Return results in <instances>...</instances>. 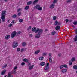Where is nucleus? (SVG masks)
I'll list each match as a JSON object with an SVG mask.
<instances>
[{
  "label": "nucleus",
  "instance_id": "f257e3e1",
  "mask_svg": "<svg viewBox=\"0 0 77 77\" xmlns=\"http://www.w3.org/2000/svg\"><path fill=\"white\" fill-rule=\"evenodd\" d=\"M42 32H43V30H42V29H40L39 28H38L37 29V30L35 31V33H36L38 32V34L36 35L35 36V38L37 39L39 38L41 36V34H41V33H42Z\"/></svg>",
  "mask_w": 77,
  "mask_h": 77
},
{
  "label": "nucleus",
  "instance_id": "f03ea898",
  "mask_svg": "<svg viewBox=\"0 0 77 77\" xmlns=\"http://www.w3.org/2000/svg\"><path fill=\"white\" fill-rule=\"evenodd\" d=\"M18 45V43L17 42H14L12 45V47L13 48H15V47H17V46Z\"/></svg>",
  "mask_w": 77,
  "mask_h": 77
},
{
  "label": "nucleus",
  "instance_id": "7ed1b4c3",
  "mask_svg": "<svg viewBox=\"0 0 77 77\" xmlns=\"http://www.w3.org/2000/svg\"><path fill=\"white\" fill-rule=\"evenodd\" d=\"M16 35H17V32H16L15 31H14L13 32L11 33V38H14V37H15Z\"/></svg>",
  "mask_w": 77,
  "mask_h": 77
},
{
  "label": "nucleus",
  "instance_id": "20e7f679",
  "mask_svg": "<svg viewBox=\"0 0 77 77\" xmlns=\"http://www.w3.org/2000/svg\"><path fill=\"white\" fill-rule=\"evenodd\" d=\"M17 69V67L16 66L14 67V70L11 72V74H16L17 72H16V70H15Z\"/></svg>",
  "mask_w": 77,
  "mask_h": 77
},
{
  "label": "nucleus",
  "instance_id": "39448f33",
  "mask_svg": "<svg viewBox=\"0 0 77 77\" xmlns=\"http://www.w3.org/2000/svg\"><path fill=\"white\" fill-rule=\"evenodd\" d=\"M1 18L2 20V22H5L6 20L5 18V16H1Z\"/></svg>",
  "mask_w": 77,
  "mask_h": 77
},
{
  "label": "nucleus",
  "instance_id": "423d86ee",
  "mask_svg": "<svg viewBox=\"0 0 77 77\" xmlns=\"http://www.w3.org/2000/svg\"><path fill=\"white\" fill-rule=\"evenodd\" d=\"M9 38H10V35H8L5 36V39L6 40H8Z\"/></svg>",
  "mask_w": 77,
  "mask_h": 77
},
{
  "label": "nucleus",
  "instance_id": "0eeeda50",
  "mask_svg": "<svg viewBox=\"0 0 77 77\" xmlns=\"http://www.w3.org/2000/svg\"><path fill=\"white\" fill-rule=\"evenodd\" d=\"M6 14V11H3L1 13L2 16H5V14Z\"/></svg>",
  "mask_w": 77,
  "mask_h": 77
},
{
  "label": "nucleus",
  "instance_id": "6e6552de",
  "mask_svg": "<svg viewBox=\"0 0 77 77\" xmlns=\"http://www.w3.org/2000/svg\"><path fill=\"white\" fill-rule=\"evenodd\" d=\"M55 6V5L54 4H52L50 6V9H53V8H54Z\"/></svg>",
  "mask_w": 77,
  "mask_h": 77
},
{
  "label": "nucleus",
  "instance_id": "1a4fd4ad",
  "mask_svg": "<svg viewBox=\"0 0 77 77\" xmlns=\"http://www.w3.org/2000/svg\"><path fill=\"white\" fill-rule=\"evenodd\" d=\"M33 66H34V65H32L31 66H29V70H31L33 68Z\"/></svg>",
  "mask_w": 77,
  "mask_h": 77
},
{
  "label": "nucleus",
  "instance_id": "9d476101",
  "mask_svg": "<svg viewBox=\"0 0 77 77\" xmlns=\"http://www.w3.org/2000/svg\"><path fill=\"white\" fill-rule=\"evenodd\" d=\"M41 66H44L45 64V62H41L40 63Z\"/></svg>",
  "mask_w": 77,
  "mask_h": 77
},
{
  "label": "nucleus",
  "instance_id": "9b49d317",
  "mask_svg": "<svg viewBox=\"0 0 77 77\" xmlns=\"http://www.w3.org/2000/svg\"><path fill=\"white\" fill-rule=\"evenodd\" d=\"M61 71L63 73H64L67 71V69H63Z\"/></svg>",
  "mask_w": 77,
  "mask_h": 77
},
{
  "label": "nucleus",
  "instance_id": "f8f14e48",
  "mask_svg": "<svg viewBox=\"0 0 77 77\" xmlns=\"http://www.w3.org/2000/svg\"><path fill=\"white\" fill-rule=\"evenodd\" d=\"M11 74H12L11 73V72L8 73V77H13V75H11Z\"/></svg>",
  "mask_w": 77,
  "mask_h": 77
},
{
  "label": "nucleus",
  "instance_id": "ddd939ff",
  "mask_svg": "<svg viewBox=\"0 0 77 77\" xmlns=\"http://www.w3.org/2000/svg\"><path fill=\"white\" fill-rule=\"evenodd\" d=\"M60 29V26H57L55 27V29L56 30H59Z\"/></svg>",
  "mask_w": 77,
  "mask_h": 77
},
{
  "label": "nucleus",
  "instance_id": "4468645a",
  "mask_svg": "<svg viewBox=\"0 0 77 77\" xmlns=\"http://www.w3.org/2000/svg\"><path fill=\"white\" fill-rule=\"evenodd\" d=\"M37 29H36V28L34 27L32 28V32H35V31H36Z\"/></svg>",
  "mask_w": 77,
  "mask_h": 77
},
{
  "label": "nucleus",
  "instance_id": "2eb2a0df",
  "mask_svg": "<svg viewBox=\"0 0 77 77\" xmlns=\"http://www.w3.org/2000/svg\"><path fill=\"white\" fill-rule=\"evenodd\" d=\"M49 69V66H46L44 68V69L46 71L47 70H48Z\"/></svg>",
  "mask_w": 77,
  "mask_h": 77
},
{
  "label": "nucleus",
  "instance_id": "dca6fc26",
  "mask_svg": "<svg viewBox=\"0 0 77 77\" xmlns=\"http://www.w3.org/2000/svg\"><path fill=\"white\" fill-rule=\"evenodd\" d=\"M40 52V50H38L37 51H36L35 52V54H38Z\"/></svg>",
  "mask_w": 77,
  "mask_h": 77
},
{
  "label": "nucleus",
  "instance_id": "f3484780",
  "mask_svg": "<svg viewBox=\"0 0 77 77\" xmlns=\"http://www.w3.org/2000/svg\"><path fill=\"white\" fill-rule=\"evenodd\" d=\"M38 1H39V0H35L33 2V4L35 5V4H36Z\"/></svg>",
  "mask_w": 77,
  "mask_h": 77
},
{
  "label": "nucleus",
  "instance_id": "a211bd4d",
  "mask_svg": "<svg viewBox=\"0 0 77 77\" xmlns=\"http://www.w3.org/2000/svg\"><path fill=\"white\" fill-rule=\"evenodd\" d=\"M73 68L74 69H77V65H74L73 66Z\"/></svg>",
  "mask_w": 77,
  "mask_h": 77
},
{
  "label": "nucleus",
  "instance_id": "6ab92c4d",
  "mask_svg": "<svg viewBox=\"0 0 77 77\" xmlns=\"http://www.w3.org/2000/svg\"><path fill=\"white\" fill-rule=\"evenodd\" d=\"M41 6L39 5H37L36 6H35V8H36L37 9H38Z\"/></svg>",
  "mask_w": 77,
  "mask_h": 77
},
{
  "label": "nucleus",
  "instance_id": "aec40b11",
  "mask_svg": "<svg viewBox=\"0 0 77 77\" xmlns=\"http://www.w3.org/2000/svg\"><path fill=\"white\" fill-rule=\"evenodd\" d=\"M6 70H4L3 71L1 72V75H3V74H4L6 72Z\"/></svg>",
  "mask_w": 77,
  "mask_h": 77
},
{
  "label": "nucleus",
  "instance_id": "412c9836",
  "mask_svg": "<svg viewBox=\"0 0 77 77\" xmlns=\"http://www.w3.org/2000/svg\"><path fill=\"white\" fill-rule=\"evenodd\" d=\"M29 9V6L27 5L26 6L25 8V10H28Z\"/></svg>",
  "mask_w": 77,
  "mask_h": 77
},
{
  "label": "nucleus",
  "instance_id": "4be33fe9",
  "mask_svg": "<svg viewBox=\"0 0 77 77\" xmlns=\"http://www.w3.org/2000/svg\"><path fill=\"white\" fill-rule=\"evenodd\" d=\"M6 66H7V64H4L2 67V68L3 69H4V68H6Z\"/></svg>",
  "mask_w": 77,
  "mask_h": 77
},
{
  "label": "nucleus",
  "instance_id": "5701e85b",
  "mask_svg": "<svg viewBox=\"0 0 77 77\" xmlns=\"http://www.w3.org/2000/svg\"><path fill=\"white\" fill-rule=\"evenodd\" d=\"M24 62H28V61H29V60L28 59H27L26 58L24 59L23 60Z\"/></svg>",
  "mask_w": 77,
  "mask_h": 77
},
{
  "label": "nucleus",
  "instance_id": "b1692460",
  "mask_svg": "<svg viewBox=\"0 0 77 77\" xmlns=\"http://www.w3.org/2000/svg\"><path fill=\"white\" fill-rule=\"evenodd\" d=\"M44 59V57H39V60H42Z\"/></svg>",
  "mask_w": 77,
  "mask_h": 77
},
{
  "label": "nucleus",
  "instance_id": "393cba45",
  "mask_svg": "<svg viewBox=\"0 0 77 77\" xmlns=\"http://www.w3.org/2000/svg\"><path fill=\"white\" fill-rule=\"evenodd\" d=\"M32 3V2L30 1L29 2H28L27 3V5H31Z\"/></svg>",
  "mask_w": 77,
  "mask_h": 77
},
{
  "label": "nucleus",
  "instance_id": "a878e982",
  "mask_svg": "<svg viewBox=\"0 0 77 77\" xmlns=\"http://www.w3.org/2000/svg\"><path fill=\"white\" fill-rule=\"evenodd\" d=\"M71 60L72 62H74L75 60V58L74 57H73L71 59Z\"/></svg>",
  "mask_w": 77,
  "mask_h": 77
},
{
  "label": "nucleus",
  "instance_id": "bb28decb",
  "mask_svg": "<svg viewBox=\"0 0 77 77\" xmlns=\"http://www.w3.org/2000/svg\"><path fill=\"white\" fill-rule=\"evenodd\" d=\"M69 65H71L72 64V62L71 61H69Z\"/></svg>",
  "mask_w": 77,
  "mask_h": 77
},
{
  "label": "nucleus",
  "instance_id": "cd10ccee",
  "mask_svg": "<svg viewBox=\"0 0 77 77\" xmlns=\"http://www.w3.org/2000/svg\"><path fill=\"white\" fill-rule=\"evenodd\" d=\"M26 43L25 42H23L22 44V45L23 47L25 46V45H26Z\"/></svg>",
  "mask_w": 77,
  "mask_h": 77
},
{
  "label": "nucleus",
  "instance_id": "c85d7f7f",
  "mask_svg": "<svg viewBox=\"0 0 77 77\" xmlns=\"http://www.w3.org/2000/svg\"><path fill=\"white\" fill-rule=\"evenodd\" d=\"M38 9V10H39V11H42V8L40 6Z\"/></svg>",
  "mask_w": 77,
  "mask_h": 77
},
{
  "label": "nucleus",
  "instance_id": "c756f323",
  "mask_svg": "<svg viewBox=\"0 0 77 77\" xmlns=\"http://www.w3.org/2000/svg\"><path fill=\"white\" fill-rule=\"evenodd\" d=\"M12 18H15L17 17V15L16 14H14L12 16Z\"/></svg>",
  "mask_w": 77,
  "mask_h": 77
},
{
  "label": "nucleus",
  "instance_id": "7c9ffc66",
  "mask_svg": "<svg viewBox=\"0 0 77 77\" xmlns=\"http://www.w3.org/2000/svg\"><path fill=\"white\" fill-rule=\"evenodd\" d=\"M74 41H77V35H76L75 36V37L74 38Z\"/></svg>",
  "mask_w": 77,
  "mask_h": 77
},
{
  "label": "nucleus",
  "instance_id": "2f4dec72",
  "mask_svg": "<svg viewBox=\"0 0 77 77\" xmlns=\"http://www.w3.org/2000/svg\"><path fill=\"white\" fill-rule=\"evenodd\" d=\"M49 61L51 63L52 62V59L51 58V57L49 58Z\"/></svg>",
  "mask_w": 77,
  "mask_h": 77
},
{
  "label": "nucleus",
  "instance_id": "473e14b6",
  "mask_svg": "<svg viewBox=\"0 0 77 77\" xmlns=\"http://www.w3.org/2000/svg\"><path fill=\"white\" fill-rule=\"evenodd\" d=\"M57 24H58V22L57 21V20L55 21L54 23V25H57Z\"/></svg>",
  "mask_w": 77,
  "mask_h": 77
},
{
  "label": "nucleus",
  "instance_id": "72a5a7b5",
  "mask_svg": "<svg viewBox=\"0 0 77 77\" xmlns=\"http://www.w3.org/2000/svg\"><path fill=\"white\" fill-rule=\"evenodd\" d=\"M51 34L52 35H54L56 34V32L55 31H54L52 32L51 33Z\"/></svg>",
  "mask_w": 77,
  "mask_h": 77
},
{
  "label": "nucleus",
  "instance_id": "f704fd0d",
  "mask_svg": "<svg viewBox=\"0 0 77 77\" xmlns=\"http://www.w3.org/2000/svg\"><path fill=\"white\" fill-rule=\"evenodd\" d=\"M32 29V27L31 26H30L27 28V30L29 31V30H30V29Z\"/></svg>",
  "mask_w": 77,
  "mask_h": 77
},
{
  "label": "nucleus",
  "instance_id": "c9c22d12",
  "mask_svg": "<svg viewBox=\"0 0 77 77\" xmlns=\"http://www.w3.org/2000/svg\"><path fill=\"white\" fill-rule=\"evenodd\" d=\"M57 2V0H54L53 2V3L54 4V3H56Z\"/></svg>",
  "mask_w": 77,
  "mask_h": 77
},
{
  "label": "nucleus",
  "instance_id": "e433bc0d",
  "mask_svg": "<svg viewBox=\"0 0 77 77\" xmlns=\"http://www.w3.org/2000/svg\"><path fill=\"white\" fill-rule=\"evenodd\" d=\"M19 21L20 23H22L23 21V19H20L19 20Z\"/></svg>",
  "mask_w": 77,
  "mask_h": 77
},
{
  "label": "nucleus",
  "instance_id": "4c0bfd02",
  "mask_svg": "<svg viewBox=\"0 0 77 77\" xmlns=\"http://www.w3.org/2000/svg\"><path fill=\"white\" fill-rule=\"evenodd\" d=\"M63 65V67H64V68H67V67H68V66H67V65Z\"/></svg>",
  "mask_w": 77,
  "mask_h": 77
},
{
  "label": "nucleus",
  "instance_id": "58836bf2",
  "mask_svg": "<svg viewBox=\"0 0 77 77\" xmlns=\"http://www.w3.org/2000/svg\"><path fill=\"white\" fill-rule=\"evenodd\" d=\"M63 65H61L60 66V69H62L63 68Z\"/></svg>",
  "mask_w": 77,
  "mask_h": 77
},
{
  "label": "nucleus",
  "instance_id": "ea45409f",
  "mask_svg": "<svg viewBox=\"0 0 77 77\" xmlns=\"http://www.w3.org/2000/svg\"><path fill=\"white\" fill-rule=\"evenodd\" d=\"M29 38H32L33 37V34H30L29 35Z\"/></svg>",
  "mask_w": 77,
  "mask_h": 77
},
{
  "label": "nucleus",
  "instance_id": "a19ab883",
  "mask_svg": "<svg viewBox=\"0 0 77 77\" xmlns=\"http://www.w3.org/2000/svg\"><path fill=\"white\" fill-rule=\"evenodd\" d=\"M21 12H19L18 14V16H20L21 15Z\"/></svg>",
  "mask_w": 77,
  "mask_h": 77
},
{
  "label": "nucleus",
  "instance_id": "79ce46f5",
  "mask_svg": "<svg viewBox=\"0 0 77 77\" xmlns=\"http://www.w3.org/2000/svg\"><path fill=\"white\" fill-rule=\"evenodd\" d=\"M77 22H74L73 23V24L74 25H77Z\"/></svg>",
  "mask_w": 77,
  "mask_h": 77
},
{
  "label": "nucleus",
  "instance_id": "37998d69",
  "mask_svg": "<svg viewBox=\"0 0 77 77\" xmlns=\"http://www.w3.org/2000/svg\"><path fill=\"white\" fill-rule=\"evenodd\" d=\"M56 19V16H54L53 18V20H55Z\"/></svg>",
  "mask_w": 77,
  "mask_h": 77
},
{
  "label": "nucleus",
  "instance_id": "c03bdc74",
  "mask_svg": "<svg viewBox=\"0 0 77 77\" xmlns=\"http://www.w3.org/2000/svg\"><path fill=\"white\" fill-rule=\"evenodd\" d=\"M21 65L22 66L23 65H25V63H24V62H22V63L21 64Z\"/></svg>",
  "mask_w": 77,
  "mask_h": 77
},
{
  "label": "nucleus",
  "instance_id": "a18cd8bd",
  "mask_svg": "<svg viewBox=\"0 0 77 77\" xmlns=\"http://www.w3.org/2000/svg\"><path fill=\"white\" fill-rule=\"evenodd\" d=\"M47 55V53H44L42 54V55L43 56H45V55Z\"/></svg>",
  "mask_w": 77,
  "mask_h": 77
},
{
  "label": "nucleus",
  "instance_id": "49530a36",
  "mask_svg": "<svg viewBox=\"0 0 77 77\" xmlns=\"http://www.w3.org/2000/svg\"><path fill=\"white\" fill-rule=\"evenodd\" d=\"M20 48H18L17 49V51H20Z\"/></svg>",
  "mask_w": 77,
  "mask_h": 77
},
{
  "label": "nucleus",
  "instance_id": "de8ad7c7",
  "mask_svg": "<svg viewBox=\"0 0 77 77\" xmlns=\"http://www.w3.org/2000/svg\"><path fill=\"white\" fill-rule=\"evenodd\" d=\"M69 21V20H68V19H66V23H68Z\"/></svg>",
  "mask_w": 77,
  "mask_h": 77
},
{
  "label": "nucleus",
  "instance_id": "09e8293b",
  "mask_svg": "<svg viewBox=\"0 0 77 77\" xmlns=\"http://www.w3.org/2000/svg\"><path fill=\"white\" fill-rule=\"evenodd\" d=\"M20 11H21V8H19L17 10V12H19Z\"/></svg>",
  "mask_w": 77,
  "mask_h": 77
},
{
  "label": "nucleus",
  "instance_id": "8fccbe9b",
  "mask_svg": "<svg viewBox=\"0 0 77 77\" xmlns=\"http://www.w3.org/2000/svg\"><path fill=\"white\" fill-rule=\"evenodd\" d=\"M12 25V23L10 24L9 25H8V27H11Z\"/></svg>",
  "mask_w": 77,
  "mask_h": 77
},
{
  "label": "nucleus",
  "instance_id": "3c124183",
  "mask_svg": "<svg viewBox=\"0 0 77 77\" xmlns=\"http://www.w3.org/2000/svg\"><path fill=\"white\" fill-rule=\"evenodd\" d=\"M23 51H24V48H22L21 50V52H23Z\"/></svg>",
  "mask_w": 77,
  "mask_h": 77
},
{
  "label": "nucleus",
  "instance_id": "603ef678",
  "mask_svg": "<svg viewBox=\"0 0 77 77\" xmlns=\"http://www.w3.org/2000/svg\"><path fill=\"white\" fill-rule=\"evenodd\" d=\"M71 2V0H68L67 1V3H69V2Z\"/></svg>",
  "mask_w": 77,
  "mask_h": 77
},
{
  "label": "nucleus",
  "instance_id": "864d4df0",
  "mask_svg": "<svg viewBox=\"0 0 77 77\" xmlns=\"http://www.w3.org/2000/svg\"><path fill=\"white\" fill-rule=\"evenodd\" d=\"M49 66V63H47L46 64V66Z\"/></svg>",
  "mask_w": 77,
  "mask_h": 77
},
{
  "label": "nucleus",
  "instance_id": "5fc2aeb1",
  "mask_svg": "<svg viewBox=\"0 0 77 77\" xmlns=\"http://www.w3.org/2000/svg\"><path fill=\"white\" fill-rule=\"evenodd\" d=\"M51 53H50L49 54V56L50 57H51Z\"/></svg>",
  "mask_w": 77,
  "mask_h": 77
},
{
  "label": "nucleus",
  "instance_id": "6e6d98bb",
  "mask_svg": "<svg viewBox=\"0 0 77 77\" xmlns=\"http://www.w3.org/2000/svg\"><path fill=\"white\" fill-rule=\"evenodd\" d=\"M58 56H61L62 54H61L60 53H59L58 54Z\"/></svg>",
  "mask_w": 77,
  "mask_h": 77
},
{
  "label": "nucleus",
  "instance_id": "4d7b16f0",
  "mask_svg": "<svg viewBox=\"0 0 77 77\" xmlns=\"http://www.w3.org/2000/svg\"><path fill=\"white\" fill-rule=\"evenodd\" d=\"M20 33H21V31H19L17 32V34H20Z\"/></svg>",
  "mask_w": 77,
  "mask_h": 77
},
{
  "label": "nucleus",
  "instance_id": "13d9d810",
  "mask_svg": "<svg viewBox=\"0 0 77 77\" xmlns=\"http://www.w3.org/2000/svg\"><path fill=\"white\" fill-rule=\"evenodd\" d=\"M14 22H15V20H14L12 21V23H14Z\"/></svg>",
  "mask_w": 77,
  "mask_h": 77
},
{
  "label": "nucleus",
  "instance_id": "bf43d9fd",
  "mask_svg": "<svg viewBox=\"0 0 77 77\" xmlns=\"http://www.w3.org/2000/svg\"><path fill=\"white\" fill-rule=\"evenodd\" d=\"M75 33H76V34H77V29H76Z\"/></svg>",
  "mask_w": 77,
  "mask_h": 77
},
{
  "label": "nucleus",
  "instance_id": "052dcab7",
  "mask_svg": "<svg viewBox=\"0 0 77 77\" xmlns=\"http://www.w3.org/2000/svg\"><path fill=\"white\" fill-rule=\"evenodd\" d=\"M29 65H30V66H31V64H30V63H29V64L28 65V66H29Z\"/></svg>",
  "mask_w": 77,
  "mask_h": 77
},
{
  "label": "nucleus",
  "instance_id": "680f3d73",
  "mask_svg": "<svg viewBox=\"0 0 77 77\" xmlns=\"http://www.w3.org/2000/svg\"><path fill=\"white\" fill-rule=\"evenodd\" d=\"M8 0H4V1L5 2H7V1H8Z\"/></svg>",
  "mask_w": 77,
  "mask_h": 77
},
{
  "label": "nucleus",
  "instance_id": "e2e57ef3",
  "mask_svg": "<svg viewBox=\"0 0 77 77\" xmlns=\"http://www.w3.org/2000/svg\"><path fill=\"white\" fill-rule=\"evenodd\" d=\"M48 31V30L47 29H46L45 30V32H47V31Z\"/></svg>",
  "mask_w": 77,
  "mask_h": 77
},
{
  "label": "nucleus",
  "instance_id": "0e129e2a",
  "mask_svg": "<svg viewBox=\"0 0 77 77\" xmlns=\"http://www.w3.org/2000/svg\"><path fill=\"white\" fill-rule=\"evenodd\" d=\"M7 23H9V20H8L7 21Z\"/></svg>",
  "mask_w": 77,
  "mask_h": 77
},
{
  "label": "nucleus",
  "instance_id": "69168bd1",
  "mask_svg": "<svg viewBox=\"0 0 77 77\" xmlns=\"http://www.w3.org/2000/svg\"><path fill=\"white\" fill-rule=\"evenodd\" d=\"M72 27H74L75 26H74L72 25Z\"/></svg>",
  "mask_w": 77,
  "mask_h": 77
},
{
  "label": "nucleus",
  "instance_id": "338daca9",
  "mask_svg": "<svg viewBox=\"0 0 77 77\" xmlns=\"http://www.w3.org/2000/svg\"><path fill=\"white\" fill-rule=\"evenodd\" d=\"M69 22H71V21H72V20H70L69 21Z\"/></svg>",
  "mask_w": 77,
  "mask_h": 77
},
{
  "label": "nucleus",
  "instance_id": "774afa93",
  "mask_svg": "<svg viewBox=\"0 0 77 77\" xmlns=\"http://www.w3.org/2000/svg\"><path fill=\"white\" fill-rule=\"evenodd\" d=\"M58 25H60V23H58Z\"/></svg>",
  "mask_w": 77,
  "mask_h": 77
}]
</instances>
